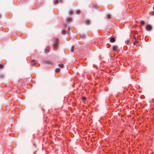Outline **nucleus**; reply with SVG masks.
Returning a JSON list of instances; mask_svg holds the SVG:
<instances>
[{
    "mask_svg": "<svg viewBox=\"0 0 154 154\" xmlns=\"http://www.w3.org/2000/svg\"><path fill=\"white\" fill-rule=\"evenodd\" d=\"M73 11H72L70 10L69 11V14H73Z\"/></svg>",
    "mask_w": 154,
    "mask_h": 154,
    "instance_id": "2eb2a0df",
    "label": "nucleus"
},
{
    "mask_svg": "<svg viewBox=\"0 0 154 154\" xmlns=\"http://www.w3.org/2000/svg\"><path fill=\"white\" fill-rule=\"evenodd\" d=\"M58 66L61 68H63V65L62 64H60L58 65Z\"/></svg>",
    "mask_w": 154,
    "mask_h": 154,
    "instance_id": "9b49d317",
    "label": "nucleus"
},
{
    "mask_svg": "<svg viewBox=\"0 0 154 154\" xmlns=\"http://www.w3.org/2000/svg\"><path fill=\"white\" fill-rule=\"evenodd\" d=\"M86 97H83L82 98V99L83 101H84L86 100Z\"/></svg>",
    "mask_w": 154,
    "mask_h": 154,
    "instance_id": "f3484780",
    "label": "nucleus"
},
{
    "mask_svg": "<svg viewBox=\"0 0 154 154\" xmlns=\"http://www.w3.org/2000/svg\"><path fill=\"white\" fill-rule=\"evenodd\" d=\"M59 2H60V3H62V0H60L59 1Z\"/></svg>",
    "mask_w": 154,
    "mask_h": 154,
    "instance_id": "5701e85b",
    "label": "nucleus"
},
{
    "mask_svg": "<svg viewBox=\"0 0 154 154\" xmlns=\"http://www.w3.org/2000/svg\"><path fill=\"white\" fill-rule=\"evenodd\" d=\"M61 33L62 34L65 35V34H66V31L64 30H63L62 31Z\"/></svg>",
    "mask_w": 154,
    "mask_h": 154,
    "instance_id": "1a4fd4ad",
    "label": "nucleus"
},
{
    "mask_svg": "<svg viewBox=\"0 0 154 154\" xmlns=\"http://www.w3.org/2000/svg\"><path fill=\"white\" fill-rule=\"evenodd\" d=\"M138 42V41H135V42L134 43V45H135L136 44H137Z\"/></svg>",
    "mask_w": 154,
    "mask_h": 154,
    "instance_id": "aec40b11",
    "label": "nucleus"
},
{
    "mask_svg": "<svg viewBox=\"0 0 154 154\" xmlns=\"http://www.w3.org/2000/svg\"><path fill=\"white\" fill-rule=\"evenodd\" d=\"M72 31L71 29H70V28H69V30L66 31V34H69L70 32H72Z\"/></svg>",
    "mask_w": 154,
    "mask_h": 154,
    "instance_id": "6e6552de",
    "label": "nucleus"
},
{
    "mask_svg": "<svg viewBox=\"0 0 154 154\" xmlns=\"http://www.w3.org/2000/svg\"><path fill=\"white\" fill-rule=\"evenodd\" d=\"M153 9L154 10V7L153 8Z\"/></svg>",
    "mask_w": 154,
    "mask_h": 154,
    "instance_id": "a878e982",
    "label": "nucleus"
},
{
    "mask_svg": "<svg viewBox=\"0 0 154 154\" xmlns=\"http://www.w3.org/2000/svg\"><path fill=\"white\" fill-rule=\"evenodd\" d=\"M71 20H72V19L71 18H69L67 19V21L68 22H70V21H71Z\"/></svg>",
    "mask_w": 154,
    "mask_h": 154,
    "instance_id": "a211bd4d",
    "label": "nucleus"
},
{
    "mask_svg": "<svg viewBox=\"0 0 154 154\" xmlns=\"http://www.w3.org/2000/svg\"><path fill=\"white\" fill-rule=\"evenodd\" d=\"M118 48V47L116 45H114L113 47V51H116Z\"/></svg>",
    "mask_w": 154,
    "mask_h": 154,
    "instance_id": "20e7f679",
    "label": "nucleus"
},
{
    "mask_svg": "<svg viewBox=\"0 0 154 154\" xmlns=\"http://www.w3.org/2000/svg\"><path fill=\"white\" fill-rule=\"evenodd\" d=\"M31 62L32 63V64L33 65H35L36 64V63L34 60H31Z\"/></svg>",
    "mask_w": 154,
    "mask_h": 154,
    "instance_id": "423d86ee",
    "label": "nucleus"
},
{
    "mask_svg": "<svg viewBox=\"0 0 154 154\" xmlns=\"http://www.w3.org/2000/svg\"><path fill=\"white\" fill-rule=\"evenodd\" d=\"M3 67V66L1 64H0V69H2Z\"/></svg>",
    "mask_w": 154,
    "mask_h": 154,
    "instance_id": "6ab92c4d",
    "label": "nucleus"
},
{
    "mask_svg": "<svg viewBox=\"0 0 154 154\" xmlns=\"http://www.w3.org/2000/svg\"><path fill=\"white\" fill-rule=\"evenodd\" d=\"M74 47L73 46L72 47V48L71 49V51L72 52H73L74 51Z\"/></svg>",
    "mask_w": 154,
    "mask_h": 154,
    "instance_id": "4468645a",
    "label": "nucleus"
},
{
    "mask_svg": "<svg viewBox=\"0 0 154 154\" xmlns=\"http://www.w3.org/2000/svg\"><path fill=\"white\" fill-rule=\"evenodd\" d=\"M140 23L142 25L144 24L145 23V22L143 20H141L140 22Z\"/></svg>",
    "mask_w": 154,
    "mask_h": 154,
    "instance_id": "ddd939ff",
    "label": "nucleus"
},
{
    "mask_svg": "<svg viewBox=\"0 0 154 154\" xmlns=\"http://www.w3.org/2000/svg\"><path fill=\"white\" fill-rule=\"evenodd\" d=\"M1 15L0 14V18H1Z\"/></svg>",
    "mask_w": 154,
    "mask_h": 154,
    "instance_id": "393cba45",
    "label": "nucleus"
},
{
    "mask_svg": "<svg viewBox=\"0 0 154 154\" xmlns=\"http://www.w3.org/2000/svg\"><path fill=\"white\" fill-rule=\"evenodd\" d=\"M107 17L109 19H110L111 18V17L110 14H108L107 15Z\"/></svg>",
    "mask_w": 154,
    "mask_h": 154,
    "instance_id": "f8f14e48",
    "label": "nucleus"
},
{
    "mask_svg": "<svg viewBox=\"0 0 154 154\" xmlns=\"http://www.w3.org/2000/svg\"><path fill=\"white\" fill-rule=\"evenodd\" d=\"M60 70L59 69H57L55 70V72H58L60 71Z\"/></svg>",
    "mask_w": 154,
    "mask_h": 154,
    "instance_id": "dca6fc26",
    "label": "nucleus"
},
{
    "mask_svg": "<svg viewBox=\"0 0 154 154\" xmlns=\"http://www.w3.org/2000/svg\"><path fill=\"white\" fill-rule=\"evenodd\" d=\"M80 13V11H76V14H79Z\"/></svg>",
    "mask_w": 154,
    "mask_h": 154,
    "instance_id": "412c9836",
    "label": "nucleus"
},
{
    "mask_svg": "<svg viewBox=\"0 0 154 154\" xmlns=\"http://www.w3.org/2000/svg\"><path fill=\"white\" fill-rule=\"evenodd\" d=\"M59 42V40L57 38L55 39V42L54 44L55 46H57L58 45V43Z\"/></svg>",
    "mask_w": 154,
    "mask_h": 154,
    "instance_id": "7ed1b4c3",
    "label": "nucleus"
},
{
    "mask_svg": "<svg viewBox=\"0 0 154 154\" xmlns=\"http://www.w3.org/2000/svg\"><path fill=\"white\" fill-rule=\"evenodd\" d=\"M126 41L127 42H129V39H128Z\"/></svg>",
    "mask_w": 154,
    "mask_h": 154,
    "instance_id": "b1692460",
    "label": "nucleus"
},
{
    "mask_svg": "<svg viewBox=\"0 0 154 154\" xmlns=\"http://www.w3.org/2000/svg\"><path fill=\"white\" fill-rule=\"evenodd\" d=\"M59 2L58 0H54V5H56Z\"/></svg>",
    "mask_w": 154,
    "mask_h": 154,
    "instance_id": "9d476101",
    "label": "nucleus"
},
{
    "mask_svg": "<svg viewBox=\"0 0 154 154\" xmlns=\"http://www.w3.org/2000/svg\"><path fill=\"white\" fill-rule=\"evenodd\" d=\"M110 41L112 43L114 42H115V39L114 38H110Z\"/></svg>",
    "mask_w": 154,
    "mask_h": 154,
    "instance_id": "39448f33",
    "label": "nucleus"
},
{
    "mask_svg": "<svg viewBox=\"0 0 154 154\" xmlns=\"http://www.w3.org/2000/svg\"><path fill=\"white\" fill-rule=\"evenodd\" d=\"M134 38L136 39V37H135V35H134Z\"/></svg>",
    "mask_w": 154,
    "mask_h": 154,
    "instance_id": "4be33fe9",
    "label": "nucleus"
},
{
    "mask_svg": "<svg viewBox=\"0 0 154 154\" xmlns=\"http://www.w3.org/2000/svg\"><path fill=\"white\" fill-rule=\"evenodd\" d=\"M146 30L148 31H150L152 29V26L150 25H147L146 27Z\"/></svg>",
    "mask_w": 154,
    "mask_h": 154,
    "instance_id": "f257e3e1",
    "label": "nucleus"
},
{
    "mask_svg": "<svg viewBox=\"0 0 154 154\" xmlns=\"http://www.w3.org/2000/svg\"><path fill=\"white\" fill-rule=\"evenodd\" d=\"M87 34H86V35H84V34H81V35H80V37H81V38H82V39H84L87 36Z\"/></svg>",
    "mask_w": 154,
    "mask_h": 154,
    "instance_id": "f03ea898",
    "label": "nucleus"
},
{
    "mask_svg": "<svg viewBox=\"0 0 154 154\" xmlns=\"http://www.w3.org/2000/svg\"><path fill=\"white\" fill-rule=\"evenodd\" d=\"M85 23H86V24L87 25H88V24H89L90 21L89 20H85Z\"/></svg>",
    "mask_w": 154,
    "mask_h": 154,
    "instance_id": "0eeeda50",
    "label": "nucleus"
}]
</instances>
